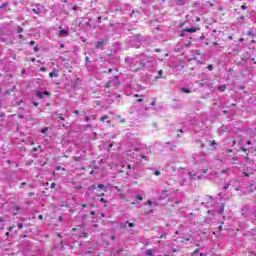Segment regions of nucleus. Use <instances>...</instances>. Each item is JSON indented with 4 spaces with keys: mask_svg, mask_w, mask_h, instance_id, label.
I'll return each instance as SVG.
<instances>
[{
    "mask_svg": "<svg viewBox=\"0 0 256 256\" xmlns=\"http://www.w3.org/2000/svg\"><path fill=\"white\" fill-rule=\"evenodd\" d=\"M119 76H114L109 82L105 84V92L110 93V87H119Z\"/></svg>",
    "mask_w": 256,
    "mask_h": 256,
    "instance_id": "f257e3e1",
    "label": "nucleus"
},
{
    "mask_svg": "<svg viewBox=\"0 0 256 256\" xmlns=\"http://www.w3.org/2000/svg\"><path fill=\"white\" fill-rule=\"evenodd\" d=\"M35 95H36V97H38V99H43V95H46L47 97H49V95H51V92H48V91H44V92L36 91Z\"/></svg>",
    "mask_w": 256,
    "mask_h": 256,
    "instance_id": "f03ea898",
    "label": "nucleus"
},
{
    "mask_svg": "<svg viewBox=\"0 0 256 256\" xmlns=\"http://www.w3.org/2000/svg\"><path fill=\"white\" fill-rule=\"evenodd\" d=\"M19 211H21V207L19 205L15 204L12 207V214L13 215H19Z\"/></svg>",
    "mask_w": 256,
    "mask_h": 256,
    "instance_id": "7ed1b4c3",
    "label": "nucleus"
},
{
    "mask_svg": "<svg viewBox=\"0 0 256 256\" xmlns=\"http://www.w3.org/2000/svg\"><path fill=\"white\" fill-rule=\"evenodd\" d=\"M184 31H185L186 33H196L197 31H199V28H197V27L186 28V29H184Z\"/></svg>",
    "mask_w": 256,
    "mask_h": 256,
    "instance_id": "20e7f679",
    "label": "nucleus"
},
{
    "mask_svg": "<svg viewBox=\"0 0 256 256\" xmlns=\"http://www.w3.org/2000/svg\"><path fill=\"white\" fill-rule=\"evenodd\" d=\"M218 91H220L221 93H225V91H227V85L223 84L221 86H217L216 88Z\"/></svg>",
    "mask_w": 256,
    "mask_h": 256,
    "instance_id": "39448f33",
    "label": "nucleus"
},
{
    "mask_svg": "<svg viewBox=\"0 0 256 256\" xmlns=\"http://www.w3.org/2000/svg\"><path fill=\"white\" fill-rule=\"evenodd\" d=\"M103 45H105L104 41H99L96 43L95 45V49H101V47H103Z\"/></svg>",
    "mask_w": 256,
    "mask_h": 256,
    "instance_id": "423d86ee",
    "label": "nucleus"
},
{
    "mask_svg": "<svg viewBox=\"0 0 256 256\" xmlns=\"http://www.w3.org/2000/svg\"><path fill=\"white\" fill-rule=\"evenodd\" d=\"M175 5L183 6L185 5V0H175Z\"/></svg>",
    "mask_w": 256,
    "mask_h": 256,
    "instance_id": "0eeeda50",
    "label": "nucleus"
},
{
    "mask_svg": "<svg viewBox=\"0 0 256 256\" xmlns=\"http://www.w3.org/2000/svg\"><path fill=\"white\" fill-rule=\"evenodd\" d=\"M54 115H56L58 117V119H60L61 121H65V117H63V114H59V113L55 112Z\"/></svg>",
    "mask_w": 256,
    "mask_h": 256,
    "instance_id": "6e6552de",
    "label": "nucleus"
},
{
    "mask_svg": "<svg viewBox=\"0 0 256 256\" xmlns=\"http://www.w3.org/2000/svg\"><path fill=\"white\" fill-rule=\"evenodd\" d=\"M63 35H69V31H67V30H60L59 36L61 37Z\"/></svg>",
    "mask_w": 256,
    "mask_h": 256,
    "instance_id": "1a4fd4ad",
    "label": "nucleus"
},
{
    "mask_svg": "<svg viewBox=\"0 0 256 256\" xmlns=\"http://www.w3.org/2000/svg\"><path fill=\"white\" fill-rule=\"evenodd\" d=\"M107 119H109V116H108V115H104V116L100 117V121H101L102 123H105V121H107Z\"/></svg>",
    "mask_w": 256,
    "mask_h": 256,
    "instance_id": "9d476101",
    "label": "nucleus"
},
{
    "mask_svg": "<svg viewBox=\"0 0 256 256\" xmlns=\"http://www.w3.org/2000/svg\"><path fill=\"white\" fill-rule=\"evenodd\" d=\"M237 161H239V158L233 157L231 164H232V165H237V163H238Z\"/></svg>",
    "mask_w": 256,
    "mask_h": 256,
    "instance_id": "9b49d317",
    "label": "nucleus"
},
{
    "mask_svg": "<svg viewBox=\"0 0 256 256\" xmlns=\"http://www.w3.org/2000/svg\"><path fill=\"white\" fill-rule=\"evenodd\" d=\"M14 89H17V87L14 86L13 89L6 90L5 95H11V93H13V90H14Z\"/></svg>",
    "mask_w": 256,
    "mask_h": 256,
    "instance_id": "f8f14e48",
    "label": "nucleus"
},
{
    "mask_svg": "<svg viewBox=\"0 0 256 256\" xmlns=\"http://www.w3.org/2000/svg\"><path fill=\"white\" fill-rule=\"evenodd\" d=\"M153 253H154L153 249H148V250L146 251V255H147V256H153Z\"/></svg>",
    "mask_w": 256,
    "mask_h": 256,
    "instance_id": "ddd939ff",
    "label": "nucleus"
},
{
    "mask_svg": "<svg viewBox=\"0 0 256 256\" xmlns=\"http://www.w3.org/2000/svg\"><path fill=\"white\" fill-rule=\"evenodd\" d=\"M47 131H49V127H44L42 130H40V133L45 135V133H47Z\"/></svg>",
    "mask_w": 256,
    "mask_h": 256,
    "instance_id": "4468645a",
    "label": "nucleus"
},
{
    "mask_svg": "<svg viewBox=\"0 0 256 256\" xmlns=\"http://www.w3.org/2000/svg\"><path fill=\"white\" fill-rule=\"evenodd\" d=\"M98 189H102L104 192L107 191V189L105 188V185H103V184H99Z\"/></svg>",
    "mask_w": 256,
    "mask_h": 256,
    "instance_id": "2eb2a0df",
    "label": "nucleus"
},
{
    "mask_svg": "<svg viewBox=\"0 0 256 256\" xmlns=\"http://www.w3.org/2000/svg\"><path fill=\"white\" fill-rule=\"evenodd\" d=\"M96 197H103L105 195L104 192H95Z\"/></svg>",
    "mask_w": 256,
    "mask_h": 256,
    "instance_id": "dca6fc26",
    "label": "nucleus"
},
{
    "mask_svg": "<svg viewBox=\"0 0 256 256\" xmlns=\"http://www.w3.org/2000/svg\"><path fill=\"white\" fill-rule=\"evenodd\" d=\"M182 93H191V90L188 88H181Z\"/></svg>",
    "mask_w": 256,
    "mask_h": 256,
    "instance_id": "f3484780",
    "label": "nucleus"
},
{
    "mask_svg": "<svg viewBox=\"0 0 256 256\" xmlns=\"http://www.w3.org/2000/svg\"><path fill=\"white\" fill-rule=\"evenodd\" d=\"M49 77H50L51 79H53V77H57V73H55V72H50V73H49Z\"/></svg>",
    "mask_w": 256,
    "mask_h": 256,
    "instance_id": "a211bd4d",
    "label": "nucleus"
},
{
    "mask_svg": "<svg viewBox=\"0 0 256 256\" xmlns=\"http://www.w3.org/2000/svg\"><path fill=\"white\" fill-rule=\"evenodd\" d=\"M210 145H211V147H216L217 141H215V140L210 141Z\"/></svg>",
    "mask_w": 256,
    "mask_h": 256,
    "instance_id": "6ab92c4d",
    "label": "nucleus"
},
{
    "mask_svg": "<svg viewBox=\"0 0 256 256\" xmlns=\"http://www.w3.org/2000/svg\"><path fill=\"white\" fill-rule=\"evenodd\" d=\"M39 149H41V145H39L38 147H34V148L32 149V151H33L34 153H37V151H39Z\"/></svg>",
    "mask_w": 256,
    "mask_h": 256,
    "instance_id": "aec40b11",
    "label": "nucleus"
},
{
    "mask_svg": "<svg viewBox=\"0 0 256 256\" xmlns=\"http://www.w3.org/2000/svg\"><path fill=\"white\" fill-rule=\"evenodd\" d=\"M88 189H89V191H95V189H97V186L92 185Z\"/></svg>",
    "mask_w": 256,
    "mask_h": 256,
    "instance_id": "412c9836",
    "label": "nucleus"
},
{
    "mask_svg": "<svg viewBox=\"0 0 256 256\" xmlns=\"http://www.w3.org/2000/svg\"><path fill=\"white\" fill-rule=\"evenodd\" d=\"M126 224L128 225V227H135V223H131L127 221Z\"/></svg>",
    "mask_w": 256,
    "mask_h": 256,
    "instance_id": "4be33fe9",
    "label": "nucleus"
},
{
    "mask_svg": "<svg viewBox=\"0 0 256 256\" xmlns=\"http://www.w3.org/2000/svg\"><path fill=\"white\" fill-rule=\"evenodd\" d=\"M106 123L109 125V127H113V122L111 120H107Z\"/></svg>",
    "mask_w": 256,
    "mask_h": 256,
    "instance_id": "5701e85b",
    "label": "nucleus"
},
{
    "mask_svg": "<svg viewBox=\"0 0 256 256\" xmlns=\"http://www.w3.org/2000/svg\"><path fill=\"white\" fill-rule=\"evenodd\" d=\"M207 69H208V71H213V65L209 64V65L207 66Z\"/></svg>",
    "mask_w": 256,
    "mask_h": 256,
    "instance_id": "b1692460",
    "label": "nucleus"
},
{
    "mask_svg": "<svg viewBox=\"0 0 256 256\" xmlns=\"http://www.w3.org/2000/svg\"><path fill=\"white\" fill-rule=\"evenodd\" d=\"M154 175H156V177H159V175H161V172H160L159 170H156V171L154 172Z\"/></svg>",
    "mask_w": 256,
    "mask_h": 256,
    "instance_id": "393cba45",
    "label": "nucleus"
},
{
    "mask_svg": "<svg viewBox=\"0 0 256 256\" xmlns=\"http://www.w3.org/2000/svg\"><path fill=\"white\" fill-rule=\"evenodd\" d=\"M247 35H250L251 37H255V33H253V31H248Z\"/></svg>",
    "mask_w": 256,
    "mask_h": 256,
    "instance_id": "a878e982",
    "label": "nucleus"
},
{
    "mask_svg": "<svg viewBox=\"0 0 256 256\" xmlns=\"http://www.w3.org/2000/svg\"><path fill=\"white\" fill-rule=\"evenodd\" d=\"M23 31V28H21V26L17 27V33H21Z\"/></svg>",
    "mask_w": 256,
    "mask_h": 256,
    "instance_id": "bb28decb",
    "label": "nucleus"
},
{
    "mask_svg": "<svg viewBox=\"0 0 256 256\" xmlns=\"http://www.w3.org/2000/svg\"><path fill=\"white\" fill-rule=\"evenodd\" d=\"M56 169H57V171H65V168H63V167H61V166H58V167H56Z\"/></svg>",
    "mask_w": 256,
    "mask_h": 256,
    "instance_id": "cd10ccee",
    "label": "nucleus"
},
{
    "mask_svg": "<svg viewBox=\"0 0 256 256\" xmlns=\"http://www.w3.org/2000/svg\"><path fill=\"white\" fill-rule=\"evenodd\" d=\"M136 199H138V201H143V197L141 195H137Z\"/></svg>",
    "mask_w": 256,
    "mask_h": 256,
    "instance_id": "c85d7f7f",
    "label": "nucleus"
},
{
    "mask_svg": "<svg viewBox=\"0 0 256 256\" xmlns=\"http://www.w3.org/2000/svg\"><path fill=\"white\" fill-rule=\"evenodd\" d=\"M56 185L57 184H55V182H52L51 185H50V188L55 189Z\"/></svg>",
    "mask_w": 256,
    "mask_h": 256,
    "instance_id": "c756f323",
    "label": "nucleus"
},
{
    "mask_svg": "<svg viewBox=\"0 0 256 256\" xmlns=\"http://www.w3.org/2000/svg\"><path fill=\"white\" fill-rule=\"evenodd\" d=\"M7 229H8V231H12L15 229V225H12V226L8 227Z\"/></svg>",
    "mask_w": 256,
    "mask_h": 256,
    "instance_id": "7c9ffc66",
    "label": "nucleus"
},
{
    "mask_svg": "<svg viewBox=\"0 0 256 256\" xmlns=\"http://www.w3.org/2000/svg\"><path fill=\"white\" fill-rule=\"evenodd\" d=\"M115 189H116L117 193H121V188L119 186H115Z\"/></svg>",
    "mask_w": 256,
    "mask_h": 256,
    "instance_id": "2f4dec72",
    "label": "nucleus"
},
{
    "mask_svg": "<svg viewBox=\"0 0 256 256\" xmlns=\"http://www.w3.org/2000/svg\"><path fill=\"white\" fill-rule=\"evenodd\" d=\"M40 71H42V73H45V71H47V68L41 67V68H40Z\"/></svg>",
    "mask_w": 256,
    "mask_h": 256,
    "instance_id": "473e14b6",
    "label": "nucleus"
},
{
    "mask_svg": "<svg viewBox=\"0 0 256 256\" xmlns=\"http://www.w3.org/2000/svg\"><path fill=\"white\" fill-rule=\"evenodd\" d=\"M18 229H23V223H18Z\"/></svg>",
    "mask_w": 256,
    "mask_h": 256,
    "instance_id": "72a5a7b5",
    "label": "nucleus"
},
{
    "mask_svg": "<svg viewBox=\"0 0 256 256\" xmlns=\"http://www.w3.org/2000/svg\"><path fill=\"white\" fill-rule=\"evenodd\" d=\"M39 51V46L34 47V52L37 53Z\"/></svg>",
    "mask_w": 256,
    "mask_h": 256,
    "instance_id": "f704fd0d",
    "label": "nucleus"
},
{
    "mask_svg": "<svg viewBox=\"0 0 256 256\" xmlns=\"http://www.w3.org/2000/svg\"><path fill=\"white\" fill-rule=\"evenodd\" d=\"M74 161H81V157L75 156V157H74Z\"/></svg>",
    "mask_w": 256,
    "mask_h": 256,
    "instance_id": "c9c22d12",
    "label": "nucleus"
},
{
    "mask_svg": "<svg viewBox=\"0 0 256 256\" xmlns=\"http://www.w3.org/2000/svg\"><path fill=\"white\" fill-rule=\"evenodd\" d=\"M85 61H86V63H91V60H89L88 56L85 57Z\"/></svg>",
    "mask_w": 256,
    "mask_h": 256,
    "instance_id": "e433bc0d",
    "label": "nucleus"
},
{
    "mask_svg": "<svg viewBox=\"0 0 256 256\" xmlns=\"http://www.w3.org/2000/svg\"><path fill=\"white\" fill-rule=\"evenodd\" d=\"M158 75H160V78L163 77V70H159Z\"/></svg>",
    "mask_w": 256,
    "mask_h": 256,
    "instance_id": "4c0bfd02",
    "label": "nucleus"
},
{
    "mask_svg": "<svg viewBox=\"0 0 256 256\" xmlns=\"http://www.w3.org/2000/svg\"><path fill=\"white\" fill-rule=\"evenodd\" d=\"M241 9H243V11H245V9H247V6H246L245 4H243V5L241 6Z\"/></svg>",
    "mask_w": 256,
    "mask_h": 256,
    "instance_id": "58836bf2",
    "label": "nucleus"
},
{
    "mask_svg": "<svg viewBox=\"0 0 256 256\" xmlns=\"http://www.w3.org/2000/svg\"><path fill=\"white\" fill-rule=\"evenodd\" d=\"M29 197H33L35 195V192L28 193Z\"/></svg>",
    "mask_w": 256,
    "mask_h": 256,
    "instance_id": "ea45409f",
    "label": "nucleus"
},
{
    "mask_svg": "<svg viewBox=\"0 0 256 256\" xmlns=\"http://www.w3.org/2000/svg\"><path fill=\"white\" fill-rule=\"evenodd\" d=\"M199 253V249L194 250L193 255H197Z\"/></svg>",
    "mask_w": 256,
    "mask_h": 256,
    "instance_id": "a19ab883",
    "label": "nucleus"
},
{
    "mask_svg": "<svg viewBox=\"0 0 256 256\" xmlns=\"http://www.w3.org/2000/svg\"><path fill=\"white\" fill-rule=\"evenodd\" d=\"M100 201H101V203H107V201L105 200V198H101Z\"/></svg>",
    "mask_w": 256,
    "mask_h": 256,
    "instance_id": "79ce46f5",
    "label": "nucleus"
},
{
    "mask_svg": "<svg viewBox=\"0 0 256 256\" xmlns=\"http://www.w3.org/2000/svg\"><path fill=\"white\" fill-rule=\"evenodd\" d=\"M33 105H34V107H39V103L38 102H34Z\"/></svg>",
    "mask_w": 256,
    "mask_h": 256,
    "instance_id": "37998d69",
    "label": "nucleus"
},
{
    "mask_svg": "<svg viewBox=\"0 0 256 256\" xmlns=\"http://www.w3.org/2000/svg\"><path fill=\"white\" fill-rule=\"evenodd\" d=\"M243 175H244L245 177H250L249 173H247V172H244Z\"/></svg>",
    "mask_w": 256,
    "mask_h": 256,
    "instance_id": "c03bdc74",
    "label": "nucleus"
},
{
    "mask_svg": "<svg viewBox=\"0 0 256 256\" xmlns=\"http://www.w3.org/2000/svg\"><path fill=\"white\" fill-rule=\"evenodd\" d=\"M245 159H246V161H249V154L246 153Z\"/></svg>",
    "mask_w": 256,
    "mask_h": 256,
    "instance_id": "a18cd8bd",
    "label": "nucleus"
},
{
    "mask_svg": "<svg viewBox=\"0 0 256 256\" xmlns=\"http://www.w3.org/2000/svg\"><path fill=\"white\" fill-rule=\"evenodd\" d=\"M38 219H40V221H43V215L40 214V215L38 216Z\"/></svg>",
    "mask_w": 256,
    "mask_h": 256,
    "instance_id": "49530a36",
    "label": "nucleus"
},
{
    "mask_svg": "<svg viewBox=\"0 0 256 256\" xmlns=\"http://www.w3.org/2000/svg\"><path fill=\"white\" fill-rule=\"evenodd\" d=\"M227 189H229V184H227L226 186H224V191H227Z\"/></svg>",
    "mask_w": 256,
    "mask_h": 256,
    "instance_id": "de8ad7c7",
    "label": "nucleus"
},
{
    "mask_svg": "<svg viewBox=\"0 0 256 256\" xmlns=\"http://www.w3.org/2000/svg\"><path fill=\"white\" fill-rule=\"evenodd\" d=\"M241 151H243V153H247V148H241Z\"/></svg>",
    "mask_w": 256,
    "mask_h": 256,
    "instance_id": "09e8293b",
    "label": "nucleus"
},
{
    "mask_svg": "<svg viewBox=\"0 0 256 256\" xmlns=\"http://www.w3.org/2000/svg\"><path fill=\"white\" fill-rule=\"evenodd\" d=\"M137 103H143V98L138 99Z\"/></svg>",
    "mask_w": 256,
    "mask_h": 256,
    "instance_id": "8fccbe9b",
    "label": "nucleus"
},
{
    "mask_svg": "<svg viewBox=\"0 0 256 256\" xmlns=\"http://www.w3.org/2000/svg\"><path fill=\"white\" fill-rule=\"evenodd\" d=\"M0 223H5V219H3V217H0Z\"/></svg>",
    "mask_w": 256,
    "mask_h": 256,
    "instance_id": "3c124183",
    "label": "nucleus"
},
{
    "mask_svg": "<svg viewBox=\"0 0 256 256\" xmlns=\"http://www.w3.org/2000/svg\"><path fill=\"white\" fill-rule=\"evenodd\" d=\"M155 52H156V53H161V49L156 48V49H155Z\"/></svg>",
    "mask_w": 256,
    "mask_h": 256,
    "instance_id": "603ef678",
    "label": "nucleus"
},
{
    "mask_svg": "<svg viewBox=\"0 0 256 256\" xmlns=\"http://www.w3.org/2000/svg\"><path fill=\"white\" fill-rule=\"evenodd\" d=\"M140 157H141V159H147V156H145V155H140Z\"/></svg>",
    "mask_w": 256,
    "mask_h": 256,
    "instance_id": "864d4df0",
    "label": "nucleus"
},
{
    "mask_svg": "<svg viewBox=\"0 0 256 256\" xmlns=\"http://www.w3.org/2000/svg\"><path fill=\"white\" fill-rule=\"evenodd\" d=\"M30 45L31 46L35 45V41L34 40L30 41Z\"/></svg>",
    "mask_w": 256,
    "mask_h": 256,
    "instance_id": "5fc2aeb1",
    "label": "nucleus"
},
{
    "mask_svg": "<svg viewBox=\"0 0 256 256\" xmlns=\"http://www.w3.org/2000/svg\"><path fill=\"white\" fill-rule=\"evenodd\" d=\"M226 153H233V149L227 150Z\"/></svg>",
    "mask_w": 256,
    "mask_h": 256,
    "instance_id": "6e6d98bb",
    "label": "nucleus"
},
{
    "mask_svg": "<svg viewBox=\"0 0 256 256\" xmlns=\"http://www.w3.org/2000/svg\"><path fill=\"white\" fill-rule=\"evenodd\" d=\"M83 237H89V235L87 234V232L83 233Z\"/></svg>",
    "mask_w": 256,
    "mask_h": 256,
    "instance_id": "4d7b16f0",
    "label": "nucleus"
},
{
    "mask_svg": "<svg viewBox=\"0 0 256 256\" xmlns=\"http://www.w3.org/2000/svg\"><path fill=\"white\" fill-rule=\"evenodd\" d=\"M148 205H153V202H151V200L147 201Z\"/></svg>",
    "mask_w": 256,
    "mask_h": 256,
    "instance_id": "13d9d810",
    "label": "nucleus"
},
{
    "mask_svg": "<svg viewBox=\"0 0 256 256\" xmlns=\"http://www.w3.org/2000/svg\"><path fill=\"white\" fill-rule=\"evenodd\" d=\"M75 115H79V110L74 111Z\"/></svg>",
    "mask_w": 256,
    "mask_h": 256,
    "instance_id": "bf43d9fd",
    "label": "nucleus"
},
{
    "mask_svg": "<svg viewBox=\"0 0 256 256\" xmlns=\"http://www.w3.org/2000/svg\"><path fill=\"white\" fill-rule=\"evenodd\" d=\"M152 107H155L156 103L155 101L151 102Z\"/></svg>",
    "mask_w": 256,
    "mask_h": 256,
    "instance_id": "052dcab7",
    "label": "nucleus"
},
{
    "mask_svg": "<svg viewBox=\"0 0 256 256\" xmlns=\"http://www.w3.org/2000/svg\"><path fill=\"white\" fill-rule=\"evenodd\" d=\"M195 246L196 247H201V243H196Z\"/></svg>",
    "mask_w": 256,
    "mask_h": 256,
    "instance_id": "680f3d73",
    "label": "nucleus"
},
{
    "mask_svg": "<svg viewBox=\"0 0 256 256\" xmlns=\"http://www.w3.org/2000/svg\"><path fill=\"white\" fill-rule=\"evenodd\" d=\"M207 171H209L208 168L204 169V170H203V173H207Z\"/></svg>",
    "mask_w": 256,
    "mask_h": 256,
    "instance_id": "e2e57ef3",
    "label": "nucleus"
},
{
    "mask_svg": "<svg viewBox=\"0 0 256 256\" xmlns=\"http://www.w3.org/2000/svg\"><path fill=\"white\" fill-rule=\"evenodd\" d=\"M30 61H31L32 63H35V58H31Z\"/></svg>",
    "mask_w": 256,
    "mask_h": 256,
    "instance_id": "0e129e2a",
    "label": "nucleus"
},
{
    "mask_svg": "<svg viewBox=\"0 0 256 256\" xmlns=\"http://www.w3.org/2000/svg\"><path fill=\"white\" fill-rule=\"evenodd\" d=\"M246 143H247V145H251V141L250 140H248Z\"/></svg>",
    "mask_w": 256,
    "mask_h": 256,
    "instance_id": "69168bd1",
    "label": "nucleus"
},
{
    "mask_svg": "<svg viewBox=\"0 0 256 256\" xmlns=\"http://www.w3.org/2000/svg\"><path fill=\"white\" fill-rule=\"evenodd\" d=\"M85 119H86V122L88 123V121H89V116H86Z\"/></svg>",
    "mask_w": 256,
    "mask_h": 256,
    "instance_id": "338daca9",
    "label": "nucleus"
},
{
    "mask_svg": "<svg viewBox=\"0 0 256 256\" xmlns=\"http://www.w3.org/2000/svg\"><path fill=\"white\" fill-rule=\"evenodd\" d=\"M19 39H23V34H20V35H19Z\"/></svg>",
    "mask_w": 256,
    "mask_h": 256,
    "instance_id": "774afa93",
    "label": "nucleus"
}]
</instances>
